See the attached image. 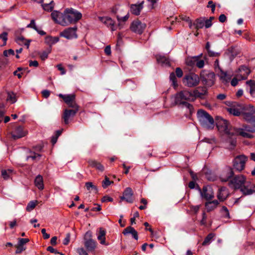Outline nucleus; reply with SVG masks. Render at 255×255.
Here are the masks:
<instances>
[{"label":"nucleus","instance_id":"0e129e2a","mask_svg":"<svg viewBox=\"0 0 255 255\" xmlns=\"http://www.w3.org/2000/svg\"><path fill=\"white\" fill-rule=\"evenodd\" d=\"M207 7H211L212 12L214 13L215 10L216 5L215 3H214L213 1L210 0L208 1Z\"/></svg>","mask_w":255,"mask_h":255},{"label":"nucleus","instance_id":"f704fd0d","mask_svg":"<svg viewBox=\"0 0 255 255\" xmlns=\"http://www.w3.org/2000/svg\"><path fill=\"white\" fill-rule=\"evenodd\" d=\"M156 58L158 63H161L162 65H165L167 66L170 65L169 59L165 56L157 55L156 56Z\"/></svg>","mask_w":255,"mask_h":255},{"label":"nucleus","instance_id":"4468645a","mask_svg":"<svg viewBox=\"0 0 255 255\" xmlns=\"http://www.w3.org/2000/svg\"><path fill=\"white\" fill-rule=\"evenodd\" d=\"M198 189L200 191L202 197L206 200L209 201L214 198V195L213 189L210 186H204L202 190L199 187Z\"/></svg>","mask_w":255,"mask_h":255},{"label":"nucleus","instance_id":"4d7b16f0","mask_svg":"<svg viewBox=\"0 0 255 255\" xmlns=\"http://www.w3.org/2000/svg\"><path fill=\"white\" fill-rule=\"evenodd\" d=\"M3 55L5 57H8L9 55H14V51L11 49L5 50L3 52Z\"/></svg>","mask_w":255,"mask_h":255},{"label":"nucleus","instance_id":"412c9836","mask_svg":"<svg viewBox=\"0 0 255 255\" xmlns=\"http://www.w3.org/2000/svg\"><path fill=\"white\" fill-rule=\"evenodd\" d=\"M133 191L131 188H127L123 192V195L121 197V200H125L128 203L133 202Z\"/></svg>","mask_w":255,"mask_h":255},{"label":"nucleus","instance_id":"6ab92c4d","mask_svg":"<svg viewBox=\"0 0 255 255\" xmlns=\"http://www.w3.org/2000/svg\"><path fill=\"white\" fill-rule=\"evenodd\" d=\"M98 18L100 21L110 28L112 31L116 30V26L115 24V21L111 17L107 16H99Z\"/></svg>","mask_w":255,"mask_h":255},{"label":"nucleus","instance_id":"6e6d98bb","mask_svg":"<svg viewBox=\"0 0 255 255\" xmlns=\"http://www.w3.org/2000/svg\"><path fill=\"white\" fill-rule=\"evenodd\" d=\"M67 105L69 107L73 108L72 110H76L77 113L79 111V106L76 104V103L75 102V100H73L72 102H70Z\"/></svg>","mask_w":255,"mask_h":255},{"label":"nucleus","instance_id":"69168bd1","mask_svg":"<svg viewBox=\"0 0 255 255\" xmlns=\"http://www.w3.org/2000/svg\"><path fill=\"white\" fill-rule=\"evenodd\" d=\"M215 70L217 73L220 72V70H222L221 68L219 66V62L218 60H216L214 63Z\"/></svg>","mask_w":255,"mask_h":255},{"label":"nucleus","instance_id":"e433bc0d","mask_svg":"<svg viewBox=\"0 0 255 255\" xmlns=\"http://www.w3.org/2000/svg\"><path fill=\"white\" fill-rule=\"evenodd\" d=\"M246 84L250 87V93L252 95H255V81L250 80L246 82Z\"/></svg>","mask_w":255,"mask_h":255},{"label":"nucleus","instance_id":"338daca9","mask_svg":"<svg viewBox=\"0 0 255 255\" xmlns=\"http://www.w3.org/2000/svg\"><path fill=\"white\" fill-rule=\"evenodd\" d=\"M181 18L183 20H185L186 21H187L189 22V26L190 28H192V21L191 20V19H190V18L188 16H181Z\"/></svg>","mask_w":255,"mask_h":255},{"label":"nucleus","instance_id":"de8ad7c7","mask_svg":"<svg viewBox=\"0 0 255 255\" xmlns=\"http://www.w3.org/2000/svg\"><path fill=\"white\" fill-rule=\"evenodd\" d=\"M117 18L119 22L118 26L120 27V28L121 29L122 27L121 26V23L122 22H125L128 19L129 14L128 13L125 16H124L123 17H120L119 15H117Z\"/></svg>","mask_w":255,"mask_h":255},{"label":"nucleus","instance_id":"473e14b6","mask_svg":"<svg viewBox=\"0 0 255 255\" xmlns=\"http://www.w3.org/2000/svg\"><path fill=\"white\" fill-rule=\"evenodd\" d=\"M34 184L39 190H41L44 189L43 179L41 175H38L36 177L34 180Z\"/></svg>","mask_w":255,"mask_h":255},{"label":"nucleus","instance_id":"f257e3e1","mask_svg":"<svg viewBox=\"0 0 255 255\" xmlns=\"http://www.w3.org/2000/svg\"><path fill=\"white\" fill-rule=\"evenodd\" d=\"M51 15L52 19L55 22L62 26H67L70 24L75 23L82 16L81 12L73 8H66L63 13L58 11H53Z\"/></svg>","mask_w":255,"mask_h":255},{"label":"nucleus","instance_id":"5fc2aeb1","mask_svg":"<svg viewBox=\"0 0 255 255\" xmlns=\"http://www.w3.org/2000/svg\"><path fill=\"white\" fill-rule=\"evenodd\" d=\"M153 149H149L145 151L144 153L141 155V157L143 158H146L147 157H150L152 156V153L153 152Z\"/></svg>","mask_w":255,"mask_h":255},{"label":"nucleus","instance_id":"bf43d9fd","mask_svg":"<svg viewBox=\"0 0 255 255\" xmlns=\"http://www.w3.org/2000/svg\"><path fill=\"white\" fill-rule=\"evenodd\" d=\"M26 27L27 28H33V29L37 30V27L36 26L35 23V20L34 19H31L30 21V22L29 24H28Z\"/></svg>","mask_w":255,"mask_h":255},{"label":"nucleus","instance_id":"2eb2a0df","mask_svg":"<svg viewBox=\"0 0 255 255\" xmlns=\"http://www.w3.org/2000/svg\"><path fill=\"white\" fill-rule=\"evenodd\" d=\"M254 188V184L246 180V183H244L239 189L244 196H247L251 195L255 192Z\"/></svg>","mask_w":255,"mask_h":255},{"label":"nucleus","instance_id":"0eeeda50","mask_svg":"<svg viewBox=\"0 0 255 255\" xmlns=\"http://www.w3.org/2000/svg\"><path fill=\"white\" fill-rule=\"evenodd\" d=\"M203 54H201L198 56L188 57L186 60L187 65L194 67L196 66L199 68H202L205 65L204 60L201 59Z\"/></svg>","mask_w":255,"mask_h":255},{"label":"nucleus","instance_id":"a18cd8bd","mask_svg":"<svg viewBox=\"0 0 255 255\" xmlns=\"http://www.w3.org/2000/svg\"><path fill=\"white\" fill-rule=\"evenodd\" d=\"M228 111L230 114L235 116H241L242 114L239 110L233 108H228Z\"/></svg>","mask_w":255,"mask_h":255},{"label":"nucleus","instance_id":"052dcab7","mask_svg":"<svg viewBox=\"0 0 255 255\" xmlns=\"http://www.w3.org/2000/svg\"><path fill=\"white\" fill-rule=\"evenodd\" d=\"M200 207V205H196V206L191 205L190 206V209L191 211L194 212L195 214H197L199 210Z\"/></svg>","mask_w":255,"mask_h":255},{"label":"nucleus","instance_id":"39448f33","mask_svg":"<svg viewBox=\"0 0 255 255\" xmlns=\"http://www.w3.org/2000/svg\"><path fill=\"white\" fill-rule=\"evenodd\" d=\"M246 180L247 178L245 175L242 174L237 175L230 180L229 185L235 190L239 189L244 183H246Z\"/></svg>","mask_w":255,"mask_h":255},{"label":"nucleus","instance_id":"f03ea898","mask_svg":"<svg viewBox=\"0 0 255 255\" xmlns=\"http://www.w3.org/2000/svg\"><path fill=\"white\" fill-rule=\"evenodd\" d=\"M197 117L200 124L204 128L209 129L214 128V120L212 117L203 110H199L197 112Z\"/></svg>","mask_w":255,"mask_h":255},{"label":"nucleus","instance_id":"c03bdc74","mask_svg":"<svg viewBox=\"0 0 255 255\" xmlns=\"http://www.w3.org/2000/svg\"><path fill=\"white\" fill-rule=\"evenodd\" d=\"M12 173V170L8 169V170H3L1 171V175L3 179L5 180H7L9 178L10 175Z\"/></svg>","mask_w":255,"mask_h":255},{"label":"nucleus","instance_id":"ddd939ff","mask_svg":"<svg viewBox=\"0 0 255 255\" xmlns=\"http://www.w3.org/2000/svg\"><path fill=\"white\" fill-rule=\"evenodd\" d=\"M146 25L138 20L133 21L130 24V30L137 34H141L143 32Z\"/></svg>","mask_w":255,"mask_h":255},{"label":"nucleus","instance_id":"6e6552de","mask_svg":"<svg viewBox=\"0 0 255 255\" xmlns=\"http://www.w3.org/2000/svg\"><path fill=\"white\" fill-rule=\"evenodd\" d=\"M217 127L219 130L224 132L229 135H232L233 128H231L229 122L223 119L219 120L216 124Z\"/></svg>","mask_w":255,"mask_h":255},{"label":"nucleus","instance_id":"864d4df0","mask_svg":"<svg viewBox=\"0 0 255 255\" xmlns=\"http://www.w3.org/2000/svg\"><path fill=\"white\" fill-rule=\"evenodd\" d=\"M30 152L32 153V154L27 156V160H28L29 158H31L33 160H36L37 158H39L41 156V155L40 154L36 153L35 152H32L31 151H30Z\"/></svg>","mask_w":255,"mask_h":255},{"label":"nucleus","instance_id":"c9c22d12","mask_svg":"<svg viewBox=\"0 0 255 255\" xmlns=\"http://www.w3.org/2000/svg\"><path fill=\"white\" fill-rule=\"evenodd\" d=\"M59 41L58 37H52L51 36H47L45 38V42L47 44L51 45L54 44Z\"/></svg>","mask_w":255,"mask_h":255},{"label":"nucleus","instance_id":"49530a36","mask_svg":"<svg viewBox=\"0 0 255 255\" xmlns=\"http://www.w3.org/2000/svg\"><path fill=\"white\" fill-rule=\"evenodd\" d=\"M169 78H170V80L172 83V86L174 87H176L178 86V84H177V79L176 78L175 73L174 72H172L170 74Z\"/></svg>","mask_w":255,"mask_h":255},{"label":"nucleus","instance_id":"774afa93","mask_svg":"<svg viewBox=\"0 0 255 255\" xmlns=\"http://www.w3.org/2000/svg\"><path fill=\"white\" fill-rule=\"evenodd\" d=\"M77 253L79 255H88V253L83 248L78 249Z\"/></svg>","mask_w":255,"mask_h":255},{"label":"nucleus","instance_id":"e2e57ef3","mask_svg":"<svg viewBox=\"0 0 255 255\" xmlns=\"http://www.w3.org/2000/svg\"><path fill=\"white\" fill-rule=\"evenodd\" d=\"M43 148V145L42 144H37L32 147V149L34 150V152H40L41 151Z\"/></svg>","mask_w":255,"mask_h":255},{"label":"nucleus","instance_id":"680f3d73","mask_svg":"<svg viewBox=\"0 0 255 255\" xmlns=\"http://www.w3.org/2000/svg\"><path fill=\"white\" fill-rule=\"evenodd\" d=\"M50 53V50L48 51H43L40 54V58L42 60H45L47 58L48 54Z\"/></svg>","mask_w":255,"mask_h":255},{"label":"nucleus","instance_id":"ea45409f","mask_svg":"<svg viewBox=\"0 0 255 255\" xmlns=\"http://www.w3.org/2000/svg\"><path fill=\"white\" fill-rule=\"evenodd\" d=\"M215 237V234L214 233H210L204 239V241L202 243V246H206L210 244L211 241L213 240V238Z\"/></svg>","mask_w":255,"mask_h":255},{"label":"nucleus","instance_id":"3c124183","mask_svg":"<svg viewBox=\"0 0 255 255\" xmlns=\"http://www.w3.org/2000/svg\"><path fill=\"white\" fill-rule=\"evenodd\" d=\"M37 201H30L26 206V210L28 212L32 210L36 206Z\"/></svg>","mask_w":255,"mask_h":255},{"label":"nucleus","instance_id":"393cba45","mask_svg":"<svg viewBox=\"0 0 255 255\" xmlns=\"http://www.w3.org/2000/svg\"><path fill=\"white\" fill-rule=\"evenodd\" d=\"M229 195L228 189L225 187H221L218 192L217 198L221 202L225 200Z\"/></svg>","mask_w":255,"mask_h":255},{"label":"nucleus","instance_id":"58836bf2","mask_svg":"<svg viewBox=\"0 0 255 255\" xmlns=\"http://www.w3.org/2000/svg\"><path fill=\"white\" fill-rule=\"evenodd\" d=\"M54 3L53 1H51L49 3H42L41 6H42L43 8L48 11H51L52 10L53 7H54Z\"/></svg>","mask_w":255,"mask_h":255},{"label":"nucleus","instance_id":"cd10ccee","mask_svg":"<svg viewBox=\"0 0 255 255\" xmlns=\"http://www.w3.org/2000/svg\"><path fill=\"white\" fill-rule=\"evenodd\" d=\"M219 204V201L217 200H214L212 201H209L206 202L205 206L207 209V211L209 212L216 209Z\"/></svg>","mask_w":255,"mask_h":255},{"label":"nucleus","instance_id":"7c9ffc66","mask_svg":"<svg viewBox=\"0 0 255 255\" xmlns=\"http://www.w3.org/2000/svg\"><path fill=\"white\" fill-rule=\"evenodd\" d=\"M89 165L93 168H95L100 171H103L104 170V166L100 162L95 160H89L88 161Z\"/></svg>","mask_w":255,"mask_h":255},{"label":"nucleus","instance_id":"4c0bfd02","mask_svg":"<svg viewBox=\"0 0 255 255\" xmlns=\"http://www.w3.org/2000/svg\"><path fill=\"white\" fill-rule=\"evenodd\" d=\"M7 101H9L11 104H13L16 102V98L15 94L12 92H7Z\"/></svg>","mask_w":255,"mask_h":255},{"label":"nucleus","instance_id":"7ed1b4c3","mask_svg":"<svg viewBox=\"0 0 255 255\" xmlns=\"http://www.w3.org/2000/svg\"><path fill=\"white\" fill-rule=\"evenodd\" d=\"M175 103H181V102L188 101L194 102L195 97L193 96V91L183 90L175 95Z\"/></svg>","mask_w":255,"mask_h":255},{"label":"nucleus","instance_id":"5701e85b","mask_svg":"<svg viewBox=\"0 0 255 255\" xmlns=\"http://www.w3.org/2000/svg\"><path fill=\"white\" fill-rule=\"evenodd\" d=\"M207 93V89L205 87H199L193 91V96L195 97V100L199 98L204 99V97Z\"/></svg>","mask_w":255,"mask_h":255},{"label":"nucleus","instance_id":"b1692460","mask_svg":"<svg viewBox=\"0 0 255 255\" xmlns=\"http://www.w3.org/2000/svg\"><path fill=\"white\" fill-rule=\"evenodd\" d=\"M250 108H251V112H243L241 114L242 118L249 124L255 117L254 115L255 113V109L253 106H250Z\"/></svg>","mask_w":255,"mask_h":255},{"label":"nucleus","instance_id":"bb28decb","mask_svg":"<svg viewBox=\"0 0 255 255\" xmlns=\"http://www.w3.org/2000/svg\"><path fill=\"white\" fill-rule=\"evenodd\" d=\"M106 231L105 230L102 228H99L97 239L100 241V244L102 245H108V244L106 243Z\"/></svg>","mask_w":255,"mask_h":255},{"label":"nucleus","instance_id":"a211bd4d","mask_svg":"<svg viewBox=\"0 0 255 255\" xmlns=\"http://www.w3.org/2000/svg\"><path fill=\"white\" fill-rule=\"evenodd\" d=\"M76 110H70L67 109L64 110L62 118L65 125H68L69 123L70 120L74 118L77 113Z\"/></svg>","mask_w":255,"mask_h":255},{"label":"nucleus","instance_id":"1a4fd4ad","mask_svg":"<svg viewBox=\"0 0 255 255\" xmlns=\"http://www.w3.org/2000/svg\"><path fill=\"white\" fill-rule=\"evenodd\" d=\"M200 81L199 76L193 73H189L185 76L183 82L189 87H193L197 86Z\"/></svg>","mask_w":255,"mask_h":255},{"label":"nucleus","instance_id":"a878e982","mask_svg":"<svg viewBox=\"0 0 255 255\" xmlns=\"http://www.w3.org/2000/svg\"><path fill=\"white\" fill-rule=\"evenodd\" d=\"M143 3L144 1H142L138 4H131L130 6L131 12L135 15H139L141 10L143 8Z\"/></svg>","mask_w":255,"mask_h":255},{"label":"nucleus","instance_id":"603ef678","mask_svg":"<svg viewBox=\"0 0 255 255\" xmlns=\"http://www.w3.org/2000/svg\"><path fill=\"white\" fill-rule=\"evenodd\" d=\"M221 212L224 214V216L226 218H230V213L228 208L226 206H223Z\"/></svg>","mask_w":255,"mask_h":255},{"label":"nucleus","instance_id":"09e8293b","mask_svg":"<svg viewBox=\"0 0 255 255\" xmlns=\"http://www.w3.org/2000/svg\"><path fill=\"white\" fill-rule=\"evenodd\" d=\"M113 183V182L110 181L109 178L106 176L105 179L102 181V187L105 189Z\"/></svg>","mask_w":255,"mask_h":255},{"label":"nucleus","instance_id":"2f4dec72","mask_svg":"<svg viewBox=\"0 0 255 255\" xmlns=\"http://www.w3.org/2000/svg\"><path fill=\"white\" fill-rule=\"evenodd\" d=\"M58 96L60 98H62L64 102L67 105L70 102H72L73 100H75V95L74 94L63 95L62 94H59Z\"/></svg>","mask_w":255,"mask_h":255},{"label":"nucleus","instance_id":"8fccbe9b","mask_svg":"<svg viewBox=\"0 0 255 255\" xmlns=\"http://www.w3.org/2000/svg\"><path fill=\"white\" fill-rule=\"evenodd\" d=\"M243 128H244L249 133L252 134V133L255 132V128L253 127V126L244 125L243 126Z\"/></svg>","mask_w":255,"mask_h":255},{"label":"nucleus","instance_id":"c756f323","mask_svg":"<svg viewBox=\"0 0 255 255\" xmlns=\"http://www.w3.org/2000/svg\"><path fill=\"white\" fill-rule=\"evenodd\" d=\"M223 83L226 84L228 83L231 79L232 76L227 74V72L220 70V72L217 73Z\"/></svg>","mask_w":255,"mask_h":255},{"label":"nucleus","instance_id":"dca6fc26","mask_svg":"<svg viewBox=\"0 0 255 255\" xmlns=\"http://www.w3.org/2000/svg\"><path fill=\"white\" fill-rule=\"evenodd\" d=\"M234 174L233 169L230 166H227L222 171L220 178L222 182H227L233 176Z\"/></svg>","mask_w":255,"mask_h":255},{"label":"nucleus","instance_id":"a19ab883","mask_svg":"<svg viewBox=\"0 0 255 255\" xmlns=\"http://www.w3.org/2000/svg\"><path fill=\"white\" fill-rule=\"evenodd\" d=\"M176 105H183L186 108H187L189 110L190 113H192L194 111V108L192 105L189 103L188 101L181 102V103H175Z\"/></svg>","mask_w":255,"mask_h":255},{"label":"nucleus","instance_id":"4be33fe9","mask_svg":"<svg viewBox=\"0 0 255 255\" xmlns=\"http://www.w3.org/2000/svg\"><path fill=\"white\" fill-rule=\"evenodd\" d=\"M29 241V240L27 238H19L17 245L15 246L16 248L15 254H19L25 251L26 248L24 247V245Z\"/></svg>","mask_w":255,"mask_h":255},{"label":"nucleus","instance_id":"20e7f679","mask_svg":"<svg viewBox=\"0 0 255 255\" xmlns=\"http://www.w3.org/2000/svg\"><path fill=\"white\" fill-rule=\"evenodd\" d=\"M248 160V157L244 154L237 155L233 161V169L238 172H241L245 169Z\"/></svg>","mask_w":255,"mask_h":255},{"label":"nucleus","instance_id":"37998d69","mask_svg":"<svg viewBox=\"0 0 255 255\" xmlns=\"http://www.w3.org/2000/svg\"><path fill=\"white\" fill-rule=\"evenodd\" d=\"M85 186L86 187L87 189L91 191L93 190L94 192H97L98 191V189L96 186H95L92 182H88L85 184Z\"/></svg>","mask_w":255,"mask_h":255},{"label":"nucleus","instance_id":"13d9d810","mask_svg":"<svg viewBox=\"0 0 255 255\" xmlns=\"http://www.w3.org/2000/svg\"><path fill=\"white\" fill-rule=\"evenodd\" d=\"M7 34H8L6 32H3L0 34V38L3 41L4 45L6 44V42L7 40Z\"/></svg>","mask_w":255,"mask_h":255},{"label":"nucleus","instance_id":"aec40b11","mask_svg":"<svg viewBox=\"0 0 255 255\" xmlns=\"http://www.w3.org/2000/svg\"><path fill=\"white\" fill-rule=\"evenodd\" d=\"M26 133L27 132L24 130L23 128L19 126L15 128L11 135L13 139H16L24 137Z\"/></svg>","mask_w":255,"mask_h":255},{"label":"nucleus","instance_id":"c85d7f7f","mask_svg":"<svg viewBox=\"0 0 255 255\" xmlns=\"http://www.w3.org/2000/svg\"><path fill=\"white\" fill-rule=\"evenodd\" d=\"M123 234L125 236L128 234L132 235V237L136 240H138V234L136 230L132 227L128 226L127 227L123 232Z\"/></svg>","mask_w":255,"mask_h":255},{"label":"nucleus","instance_id":"72a5a7b5","mask_svg":"<svg viewBox=\"0 0 255 255\" xmlns=\"http://www.w3.org/2000/svg\"><path fill=\"white\" fill-rule=\"evenodd\" d=\"M205 18L200 17L195 20L193 23H192V27L194 26L196 30L202 28L204 26Z\"/></svg>","mask_w":255,"mask_h":255},{"label":"nucleus","instance_id":"9b49d317","mask_svg":"<svg viewBox=\"0 0 255 255\" xmlns=\"http://www.w3.org/2000/svg\"><path fill=\"white\" fill-rule=\"evenodd\" d=\"M92 234L87 232L84 238V245L87 250L89 252H93L96 247V242L91 239Z\"/></svg>","mask_w":255,"mask_h":255},{"label":"nucleus","instance_id":"f3484780","mask_svg":"<svg viewBox=\"0 0 255 255\" xmlns=\"http://www.w3.org/2000/svg\"><path fill=\"white\" fill-rule=\"evenodd\" d=\"M232 133V135H238L247 138H252L254 137V135L249 133L244 128H234Z\"/></svg>","mask_w":255,"mask_h":255},{"label":"nucleus","instance_id":"79ce46f5","mask_svg":"<svg viewBox=\"0 0 255 255\" xmlns=\"http://www.w3.org/2000/svg\"><path fill=\"white\" fill-rule=\"evenodd\" d=\"M16 41L19 44L23 43L25 45L27 46V48H28L30 40H27L24 39V38L22 36L18 37L16 38Z\"/></svg>","mask_w":255,"mask_h":255},{"label":"nucleus","instance_id":"f8f14e48","mask_svg":"<svg viewBox=\"0 0 255 255\" xmlns=\"http://www.w3.org/2000/svg\"><path fill=\"white\" fill-rule=\"evenodd\" d=\"M250 69L246 65H241L236 70V76L239 80H246L251 73Z\"/></svg>","mask_w":255,"mask_h":255},{"label":"nucleus","instance_id":"423d86ee","mask_svg":"<svg viewBox=\"0 0 255 255\" xmlns=\"http://www.w3.org/2000/svg\"><path fill=\"white\" fill-rule=\"evenodd\" d=\"M215 74L206 70H202L200 73V78L205 85L211 87L214 84Z\"/></svg>","mask_w":255,"mask_h":255},{"label":"nucleus","instance_id":"9d476101","mask_svg":"<svg viewBox=\"0 0 255 255\" xmlns=\"http://www.w3.org/2000/svg\"><path fill=\"white\" fill-rule=\"evenodd\" d=\"M77 29V26H74L73 27H68L60 32V36L63 37L67 39H76L78 37Z\"/></svg>","mask_w":255,"mask_h":255}]
</instances>
